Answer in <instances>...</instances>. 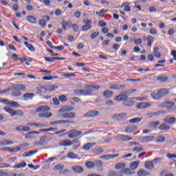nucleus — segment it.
Returning <instances> with one entry per match:
<instances>
[{"mask_svg":"<svg viewBox=\"0 0 176 176\" xmlns=\"http://www.w3.org/2000/svg\"><path fill=\"white\" fill-rule=\"evenodd\" d=\"M100 89V85H87L85 89L74 90L75 94L78 96H91L94 91H97Z\"/></svg>","mask_w":176,"mask_h":176,"instance_id":"1","label":"nucleus"},{"mask_svg":"<svg viewBox=\"0 0 176 176\" xmlns=\"http://www.w3.org/2000/svg\"><path fill=\"white\" fill-rule=\"evenodd\" d=\"M126 95H118L114 98V101H123V105L125 107H133L134 105V98H129Z\"/></svg>","mask_w":176,"mask_h":176,"instance_id":"2","label":"nucleus"},{"mask_svg":"<svg viewBox=\"0 0 176 176\" xmlns=\"http://www.w3.org/2000/svg\"><path fill=\"white\" fill-rule=\"evenodd\" d=\"M11 89L15 90L12 92L13 97H20L21 96V91H25L27 90V87L21 84H12Z\"/></svg>","mask_w":176,"mask_h":176,"instance_id":"3","label":"nucleus"},{"mask_svg":"<svg viewBox=\"0 0 176 176\" xmlns=\"http://www.w3.org/2000/svg\"><path fill=\"white\" fill-rule=\"evenodd\" d=\"M53 139L50 135L41 136L39 138V140H37L34 142V146H48L49 142Z\"/></svg>","mask_w":176,"mask_h":176,"instance_id":"4","label":"nucleus"},{"mask_svg":"<svg viewBox=\"0 0 176 176\" xmlns=\"http://www.w3.org/2000/svg\"><path fill=\"white\" fill-rule=\"evenodd\" d=\"M168 89H162L157 91V93H151V96L154 100H160V98H163V97H166V96L168 95Z\"/></svg>","mask_w":176,"mask_h":176,"instance_id":"5","label":"nucleus"},{"mask_svg":"<svg viewBox=\"0 0 176 176\" xmlns=\"http://www.w3.org/2000/svg\"><path fill=\"white\" fill-rule=\"evenodd\" d=\"M69 133H70V134H69ZM66 134H69L68 135L69 138H76V137H79V135L82 134V131L72 130L67 132Z\"/></svg>","mask_w":176,"mask_h":176,"instance_id":"6","label":"nucleus"},{"mask_svg":"<svg viewBox=\"0 0 176 176\" xmlns=\"http://www.w3.org/2000/svg\"><path fill=\"white\" fill-rule=\"evenodd\" d=\"M66 123H74V121L69 120H60L56 121H53L50 122L52 126H54V124H66Z\"/></svg>","mask_w":176,"mask_h":176,"instance_id":"7","label":"nucleus"},{"mask_svg":"<svg viewBox=\"0 0 176 176\" xmlns=\"http://www.w3.org/2000/svg\"><path fill=\"white\" fill-rule=\"evenodd\" d=\"M116 140H118V141H131V140H133V138L126 135H118L116 137Z\"/></svg>","mask_w":176,"mask_h":176,"instance_id":"8","label":"nucleus"},{"mask_svg":"<svg viewBox=\"0 0 176 176\" xmlns=\"http://www.w3.org/2000/svg\"><path fill=\"white\" fill-rule=\"evenodd\" d=\"M61 116L65 119H74V118H76V113L74 112L63 113Z\"/></svg>","mask_w":176,"mask_h":176,"instance_id":"9","label":"nucleus"},{"mask_svg":"<svg viewBox=\"0 0 176 176\" xmlns=\"http://www.w3.org/2000/svg\"><path fill=\"white\" fill-rule=\"evenodd\" d=\"M98 111L91 110L88 112H87L85 114H84V118H94V116H98Z\"/></svg>","mask_w":176,"mask_h":176,"instance_id":"10","label":"nucleus"},{"mask_svg":"<svg viewBox=\"0 0 176 176\" xmlns=\"http://www.w3.org/2000/svg\"><path fill=\"white\" fill-rule=\"evenodd\" d=\"M72 144V142L69 140H63L59 142L60 146H71Z\"/></svg>","mask_w":176,"mask_h":176,"instance_id":"11","label":"nucleus"},{"mask_svg":"<svg viewBox=\"0 0 176 176\" xmlns=\"http://www.w3.org/2000/svg\"><path fill=\"white\" fill-rule=\"evenodd\" d=\"M155 136H143L139 139L141 142H151L153 141Z\"/></svg>","mask_w":176,"mask_h":176,"instance_id":"12","label":"nucleus"},{"mask_svg":"<svg viewBox=\"0 0 176 176\" xmlns=\"http://www.w3.org/2000/svg\"><path fill=\"white\" fill-rule=\"evenodd\" d=\"M175 117H166L164 119V122L165 123H168V124H175Z\"/></svg>","mask_w":176,"mask_h":176,"instance_id":"13","label":"nucleus"},{"mask_svg":"<svg viewBox=\"0 0 176 176\" xmlns=\"http://www.w3.org/2000/svg\"><path fill=\"white\" fill-rule=\"evenodd\" d=\"M151 103L141 102L136 106L138 109H145V108H149Z\"/></svg>","mask_w":176,"mask_h":176,"instance_id":"14","label":"nucleus"},{"mask_svg":"<svg viewBox=\"0 0 176 176\" xmlns=\"http://www.w3.org/2000/svg\"><path fill=\"white\" fill-rule=\"evenodd\" d=\"M144 167L147 170H153L155 168V164H153V161H146L144 164Z\"/></svg>","mask_w":176,"mask_h":176,"instance_id":"15","label":"nucleus"},{"mask_svg":"<svg viewBox=\"0 0 176 176\" xmlns=\"http://www.w3.org/2000/svg\"><path fill=\"white\" fill-rule=\"evenodd\" d=\"M72 170L76 174H80V173H83V168L80 166H72Z\"/></svg>","mask_w":176,"mask_h":176,"instance_id":"16","label":"nucleus"},{"mask_svg":"<svg viewBox=\"0 0 176 176\" xmlns=\"http://www.w3.org/2000/svg\"><path fill=\"white\" fill-rule=\"evenodd\" d=\"M174 105H175V102H166L162 103L161 106L164 108H168V109H171V108H173Z\"/></svg>","mask_w":176,"mask_h":176,"instance_id":"17","label":"nucleus"},{"mask_svg":"<svg viewBox=\"0 0 176 176\" xmlns=\"http://www.w3.org/2000/svg\"><path fill=\"white\" fill-rule=\"evenodd\" d=\"M75 109L74 107L71 106H65L62 109L58 110V112L63 113V112H69V111H74Z\"/></svg>","mask_w":176,"mask_h":176,"instance_id":"18","label":"nucleus"},{"mask_svg":"<svg viewBox=\"0 0 176 176\" xmlns=\"http://www.w3.org/2000/svg\"><path fill=\"white\" fill-rule=\"evenodd\" d=\"M24 101H28V100H32L35 97V94L34 93H27L23 96Z\"/></svg>","mask_w":176,"mask_h":176,"instance_id":"19","label":"nucleus"},{"mask_svg":"<svg viewBox=\"0 0 176 176\" xmlns=\"http://www.w3.org/2000/svg\"><path fill=\"white\" fill-rule=\"evenodd\" d=\"M156 80L164 83L168 80V76H159L156 78Z\"/></svg>","mask_w":176,"mask_h":176,"instance_id":"20","label":"nucleus"},{"mask_svg":"<svg viewBox=\"0 0 176 176\" xmlns=\"http://www.w3.org/2000/svg\"><path fill=\"white\" fill-rule=\"evenodd\" d=\"M35 134H39V131H32L28 132V133L25 134V140H31V138H32V135H34Z\"/></svg>","mask_w":176,"mask_h":176,"instance_id":"21","label":"nucleus"},{"mask_svg":"<svg viewBox=\"0 0 176 176\" xmlns=\"http://www.w3.org/2000/svg\"><path fill=\"white\" fill-rule=\"evenodd\" d=\"M126 115H127L126 113L116 114L113 116V119L114 120H122L124 118V116H126Z\"/></svg>","mask_w":176,"mask_h":176,"instance_id":"22","label":"nucleus"},{"mask_svg":"<svg viewBox=\"0 0 176 176\" xmlns=\"http://www.w3.org/2000/svg\"><path fill=\"white\" fill-rule=\"evenodd\" d=\"M50 108L47 106H41L38 107L36 110H34V112H45L46 111H49Z\"/></svg>","mask_w":176,"mask_h":176,"instance_id":"23","label":"nucleus"},{"mask_svg":"<svg viewBox=\"0 0 176 176\" xmlns=\"http://www.w3.org/2000/svg\"><path fill=\"white\" fill-rule=\"evenodd\" d=\"M114 168L116 170H124V168H126V164L123 162L117 163L115 165Z\"/></svg>","mask_w":176,"mask_h":176,"instance_id":"24","label":"nucleus"},{"mask_svg":"<svg viewBox=\"0 0 176 176\" xmlns=\"http://www.w3.org/2000/svg\"><path fill=\"white\" fill-rule=\"evenodd\" d=\"M135 91H137V89H126L122 91L119 96H127L129 94H133V93H135Z\"/></svg>","mask_w":176,"mask_h":176,"instance_id":"25","label":"nucleus"},{"mask_svg":"<svg viewBox=\"0 0 176 176\" xmlns=\"http://www.w3.org/2000/svg\"><path fill=\"white\" fill-rule=\"evenodd\" d=\"M137 129H138V126H128L125 129V133H134V131H135V130H137Z\"/></svg>","mask_w":176,"mask_h":176,"instance_id":"26","label":"nucleus"},{"mask_svg":"<svg viewBox=\"0 0 176 176\" xmlns=\"http://www.w3.org/2000/svg\"><path fill=\"white\" fill-rule=\"evenodd\" d=\"M140 161H135L132 162L129 166V168L131 170H137V168H138V166L140 165Z\"/></svg>","mask_w":176,"mask_h":176,"instance_id":"27","label":"nucleus"},{"mask_svg":"<svg viewBox=\"0 0 176 176\" xmlns=\"http://www.w3.org/2000/svg\"><path fill=\"white\" fill-rule=\"evenodd\" d=\"M4 111H6V112H8V113H10V116H16V110L10 108V107H4L3 108Z\"/></svg>","mask_w":176,"mask_h":176,"instance_id":"28","label":"nucleus"},{"mask_svg":"<svg viewBox=\"0 0 176 176\" xmlns=\"http://www.w3.org/2000/svg\"><path fill=\"white\" fill-rule=\"evenodd\" d=\"M108 175L109 176H123L122 174V171H114V170H109L108 172Z\"/></svg>","mask_w":176,"mask_h":176,"instance_id":"29","label":"nucleus"},{"mask_svg":"<svg viewBox=\"0 0 176 176\" xmlns=\"http://www.w3.org/2000/svg\"><path fill=\"white\" fill-rule=\"evenodd\" d=\"M15 130L16 131H30V126H17L15 128Z\"/></svg>","mask_w":176,"mask_h":176,"instance_id":"30","label":"nucleus"},{"mask_svg":"<svg viewBox=\"0 0 176 176\" xmlns=\"http://www.w3.org/2000/svg\"><path fill=\"white\" fill-rule=\"evenodd\" d=\"M137 174H138V176L151 175V173L150 172H146V170H145L144 169H140L138 171Z\"/></svg>","mask_w":176,"mask_h":176,"instance_id":"31","label":"nucleus"},{"mask_svg":"<svg viewBox=\"0 0 176 176\" xmlns=\"http://www.w3.org/2000/svg\"><path fill=\"white\" fill-rule=\"evenodd\" d=\"M94 145H96V143H87L82 146V149H84V151H89L91 149Z\"/></svg>","mask_w":176,"mask_h":176,"instance_id":"32","label":"nucleus"},{"mask_svg":"<svg viewBox=\"0 0 176 176\" xmlns=\"http://www.w3.org/2000/svg\"><path fill=\"white\" fill-rule=\"evenodd\" d=\"M56 89H58V86L48 85L45 87V89L50 91H53L56 90Z\"/></svg>","mask_w":176,"mask_h":176,"instance_id":"33","label":"nucleus"},{"mask_svg":"<svg viewBox=\"0 0 176 176\" xmlns=\"http://www.w3.org/2000/svg\"><path fill=\"white\" fill-rule=\"evenodd\" d=\"M122 174H124V175H133L134 172L131 171V170L129 168H124L122 171H121Z\"/></svg>","mask_w":176,"mask_h":176,"instance_id":"34","label":"nucleus"},{"mask_svg":"<svg viewBox=\"0 0 176 176\" xmlns=\"http://www.w3.org/2000/svg\"><path fill=\"white\" fill-rule=\"evenodd\" d=\"M126 89V85H111L109 89H112L113 90H119V89Z\"/></svg>","mask_w":176,"mask_h":176,"instance_id":"35","label":"nucleus"},{"mask_svg":"<svg viewBox=\"0 0 176 176\" xmlns=\"http://www.w3.org/2000/svg\"><path fill=\"white\" fill-rule=\"evenodd\" d=\"M104 97H106V98H109L113 96V92L112 91H104L103 92Z\"/></svg>","mask_w":176,"mask_h":176,"instance_id":"36","label":"nucleus"},{"mask_svg":"<svg viewBox=\"0 0 176 176\" xmlns=\"http://www.w3.org/2000/svg\"><path fill=\"white\" fill-rule=\"evenodd\" d=\"M27 20L28 21H30V23H32V24H36V19L35 18V16H32V15H30L28 16H27Z\"/></svg>","mask_w":176,"mask_h":176,"instance_id":"37","label":"nucleus"},{"mask_svg":"<svg viewBox=\"0 0 176 176\" xmlns=\"http://www.w3.org/2000/svg\"><path fill=\"white\" fill-rule=\"evenodd\" d=\"M24 45L25 47H28V49L30 51V52H35V48L34 47V46L31 44H30V43L25 41L24 42Z\"/></svg>","mask_w":176,"mask_h":176,"instance_id":"38","label":"nucleus"},{"mask_svg":"<svg viewBox=\"0 0 176 176\" xmlns=\"http://www.w3.org/2000/svg\"><path fill=\"white\" fill-rule=\"evenodd\" d=\"M72 142V145H73V149H78V148H79V146L80 145L79 144V140L76 139V140H73Z\"/></svg>","mask_w":176,"mask_h":176,"instance_id":"39","label":"nucleus"},{"mask_svg":"<svg viewBox=\"0 0 176 176\" xmlns=\"http://www.w3.org/2000/svg\"><path fill=\"white\" fill-rule=\"evenodd\" d=\"M25 166H27V163L23 162H21L20 164H15L13 166V168H22L25 167Z\"/></svg>","mask_w":176,"mask_h":176,"instance_id":"40","label":"nucleus"},{"mask_svg":"<svg viewBox=\"0 0 176 176\" xmlns=\"http://www.w3.org/2000/svg\"><path fill=\"white\" fill-rule=\"evenodd\" d=\"M36 153V151H28V152H25L23 154V157H28L29 156H32V155Z\"/></svg>","mask_w":176,"mask_h":176,"instance_id":"41","label":"nucleus"},{"mask_svg":"<svg viewBox=\"0 0 176 176\" xmlns=\"http://www.w3.org/2000/svg\"><path fill=\"white\" fill-rule=\"evenodd\" d=\"M159 130L165 131V130H170V126L167 124H162L158 127Z\"/></svg>","mask_w":176,"mask_h":176,"instance_id":"42","label":"nucleus"},{"mask_svg":"<svg viewBox=\"0 0 176 176\" xmlns=\"http://www.w3.org/2000/svg\"><path fill=\"white\" fill-rule=\"evenodd\" d=\"M1 144L3 146L13 145L14 144V142H13V141H12V140H3V141H1Z\"/></svg>","mask_w":176,"mask_h":176,"instance_id":"43","label":"nucleus"},{"mask_svg":"<svg viewBox=\"0 0 176 176\" xmlns=\"http://www.w3.org/2000/svg\"><path fill=\"white\" fill-rule=\"evenodd\" d=\"M67 157H68L69 159H78V155H76L73 152H69L67 154Z\"/></svg>","mask_w":176,"mask_h":176,"instance_id":"44","label":"nucleus"},{"mask_svg":"<svg viewBox=\"0 0 176 176\" xmlns=\"http://www.w3.org/2000/svg\"><path fill=\"white\" fill-rule=\"evenodd\" d=\"M120 8H124V12H130V6H129V3H124Z\"/></svg>","mask_w":176,"mask_h":176,"instance_id":"45","label":"nucleus"},{"mask_svg":"<svg viewBox=\"0 0 176 176\" xmlns=\"http://www.w3.org/2000/svg\"><path fill=\"white\" fill-rule=\"evenodd\" d=\"M89 30H91V24L84 25L81 28V30L83 31V32L89 31Z\"/></svg>","mask_w":176,"mask_h":176,"instance_id":"46","label":"nucleus"},{"mask_svg":"<svg viewBox=\"0 0 176 176\" xmlns=\"http://www.w3.org/2000/svg\"><path fill=\"white\" fill-rule=\"evenodd\" d=\"M28 126H35L36 127H46V125L45 124H41V123H29Z\"/></svg>","mask_w":176,"mask_h":176,"instance_id":"47","label":"nucleus"},{"mask_svg":"<svg viewBox=\"0 0 176 176\" xmlns=\"http://www.w3.org/2000/svg\"><path fill=\"white\" fill-rule=\"evenodd\" d=\"M147 42H148L147 46L151 47V46H152V43H153V36H148L147 37Z\"/></svg>","mask_w":176,"mask_h":176,"instance_id":"48","label":"nucleus"},{"mask_svg":"<svg viewBox=\"0 0 176 176\" xmlns=\"http://www.w3.org/2000/svg\"><path fill=\"white\" fill-rule=\"evenodd\" d=\"M166 138L163 135H159L156 138V142H164Z\"/></svg>","mask_w":176,"mask_h":176,"instance_id":"49","label":"nucleus"},{"mask_svg":"<svg viewBox=\"0 0 176 176\" xmlns=\"http://www.w3.org/2000/svg\"><path fill=\"white\" fill-rule=\"evenodd\" d=\"M94 166H96V167H102V166H104V163H102L100 160H96L94 162Z\"/></svg>","mask_w":176,"mask_h":176,"instance_id":"50","label":"nucleus"},{"mask_svg":"<svg viewBox=\"0 0 176 176\" xmlns=\"http://www.w3.org/2000/svg\"><path fill=\"white\" fill-rule=\"evenodd\" d=\"M142 119L140 118H135L129 120V123H140Z\"/></svg>","mask_w":176,"mask_h":176,"instance_id":"51","label":"nucleus"},{"mask_svg":"<svg viewBox=\"0 0 176 176\" xmlns=\"http://www.w3.org/2000/svg\"><path fill=\"white\" fill-rule=\"evenodd\" d=\"M39 118H52V113H40L38 114Z\"/></svg>","mask_w":176,"mask_h":176,"instance_id":"52","label":"nucleus"},{"mask_svg":"<svg viewBox=\"0 0 176 176\" xmlns=\"http://www.w3.org/2000/svg\"><path fill=\"white\" fill-rule=\"evenodd\" d=\"M160 113V111L153 112V113H147L146 116L147 118H152V116H157Z\"/></svg>","mask_w":176,"mask_h":176,"instance_id":"53","label":"nucleus"},{"mask_svg":"<svg viewBox=\"0 0 176 176\" xmlns=\"http://www.w3.org/2000/svg\"><path fill=\"white\" fill-rule=\"evenodd\" d=\"M94 153L98 154V153H102L104 152V149L101 147L95 148L94 149Z\"/></svg>","mask_w":176,"mask_h":176,"instance_id":"54","label":"nucleus"},{"mask_svg":"<svg viewBox=\"0 0 176 176\" xmlns=\"http://www.w3.org/2000/svg\"><path fill=\"white\" fill-rule=\"evenodd\" d=\"M9 105H10V107H14V108H19V107H20L19 102L13 101H10Z\"/></svg>","mask_w":176,"mask_h":176,"instance_id":"55","label":"nucleus"},{"mask_svg":"<svg viewBox=\"0 0 176 176\" xmlns=\"http://www.w3.org/2000/svg\"><path fill=\"white\" fill-rule=\"evenodd\" d=\"M85 166L87 168H93V167H94V163H93L92 162H87L85 163Z\"/></svg>","mask_w":176,"mask_h":176,"instance_id":"56","label":"nucleus"},{"mask_svg":"<svg viewBox=\"0 0 176 176\" xmlns=\"http://www.w3.org/2000/svg\"><path fill=\"white\" fill-rule=\"evenodd\" d=\"M163 160L162 158L160 157H156L155 159L153 160V163L155 164H159L160 163H162V161Z\"/></svg>","mask_w":176,"mask_h":176,"instance_id":"57","label":"nucleus"},{"mask_svg":"<svg viewBox=\"0 0 176 176\" xmlns=\"http://www.w3.org/2000/svg\"><path fill=\"white\" fill-rule=\"evenodd\" d=\"M133 100H136L137 101H144V100H148V96L138 97V98L134 97Z\"/></svg>","mask_w":176,"mask_h":176,"instance_id":"58","label":"nucleus"},{"mask_svg":"<svg viewBox=\"0 0 176 176\" xmlns=\"http://www.w3.org/2000/svg\"><path fill=\"white\" fill-rule=\"evenodd\" d=\"M57 170H64V165H56L54 168V171H57Z\"/></svg>","mask_w":176,"mask_h":176,"instance_id":"59","label":"nucleus"},{"mask_svg":"<svg viewBox=\"0 0 176 176\" xmlns=\"http://www.w3.org/2000/svg\"><path fill=\"white\" fill-rule=\"evenodd\" d=\"M149 124L151 127H156L157 126H159V124H160V122L159 121L151 122Z\"/></svg>","mask_w":176,"mask_h":176,"instance_id":"60","label":"nucleus"},{"mask_svg":"<svg viewBox=\"0 0 176 176\" xmlns=\"http://www.w3.org/2000/svg\"><path fill=\"white\" fill-rule=\"evenodd\" d=\"M166 157H168V159H176V154L175 153H167Z\"/></svg>","mask_w":176,"mask_h":176,"instance_id":"61","label":"nucleus"},{"mask_svg":"<svg viewBox=\"0 0 176 176\" xmlns=\"http://www.w3.org/2000/svg\"><path fill=\"white\" fill-rule=\"evenodd\" d=\"M24 115V113L22 110L18 109L15 111V116H23Z\"/></svg>","mask_w":176,"mask_h":176,"instance_id":"62","label":"nucleus"},{"mask_svg":"<svg viewBox=\"0 0 176 176\" xmlns=\"http://www.w3.org/2000/svg\"><path fill=\"white\" fill-rule=\"evenodd\" d=\"M98 35H100V32H95L92 33L91 34V39H96V38H97V36H98Z\"/></svg>","mask_w":176,"mask_h":176,"instance_id":"63","label":"nucleus"},{"mask_svg":"<svg viewBox=\"0 0 176 176\" xmlns=\"http://www.w3.org/2000/svg\"><path fill=\"white\" fill-rule=\"evenodd\" d=\"M39 25H41V27H43V28L46 27V21L43 19H40Z\"/></svg>","mask_w":176,"mask_h":176,"instance_id":"64","label":"nucleus"}]
</instances>
